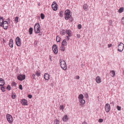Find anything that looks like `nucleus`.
<instances>
[{"mask_svg": "<svg viewBox=\"0 0 124 124\" xmlns=\"http://www.w3.org/2000/svg\"><path fill=\"white\" fill-rule=\"evenodd\" d=\"M60 62V65L62 68L64 70H66L67 69V66L65 62L63 60L61 59Z\"/></svg>", "mask_w": 124, "mask_h": 124, "instance_id": "obj_1", "label": "nucleus"}, {"mask_svg": "<svg viewBox=\"0 0 124 124\" xmlns=\"http://www.w3.org/2000/svg\"><path fill=\"white\" fill-rule=\"evenodd\" d=\"M41 29V27L39 23H36L34 26V31L36 33L40 32Z\"/></svg>", "mask_w": 124, "mask_h": 124, "instance_id": "obj_2", "label": "nucleus"}, {"mask_svg": "<svg viewBox=\"0 0 124 124\" xmlns=\"http://www.w3.org/2000/svg\"><path fill=\"white\" fill-rule=\"evenodd\" d=\"M70 11L68 9L67 10L65 11V18L66 20H68L71 17V15H70Z\"/></svg>", "mask_w": 124, "mask_h": 124, "instance_id": "obj_3", "label": "nucleus"}, {"mask_svg": "<svg viewBox=\"0 0 124 124\" xmlns=\"http://www.w3.org/2000/svg\"><path fill=\"white\" fill-rule=\"evenodd\" d=\"M66 40L68 41L70 39V37L72 36V32L70 30H66Z\"/></svg>", "mask_w": 124, "mask_h": 124, "instance_id": "obj_4", "label": "nucleus"}, {"mask_svg": "<svg viewBox=\"0 0 124 124\" xmlns=\"http://www.w3.org/2000/svg\"><path fill=\"white\" fill-rule=\"evenodd\" d=\"M7 118L8 122L10 123H12L13 121V117L10 115L7 114Z\"/></svg>", "mask_w": 124, "mask_h": 124, "instance_id": "obj_5", "label": "nucleus"}, {"mask_svg": "<svg viewBox=\"0 0 124 124\" xmlns=\"http://www.w3.org/2000/svg\"><path fill=\"white\" fill-rule=\"evenodd\" d=\"M124 45L122 42H120L118 45V51L120 52H122L124 48Z\"/></svg>", "mask_w": 124, "mask_h": 124, "instance_id": "obj_6", "label": "nucleus"}, {"mask_svg": "<svg viewBox=\"0 0 124 124\" xmlns=\"http://www.w3.org/2000/svg\"><path fill=\"white\" fill-rule=\"evenodd\" d=\"M58 6L56 3L55 1H54L52 5L53 9L54 11L57 10L58 8Z\"/></svg>", "mask_w": 124, "mask_h": 124, "instance_id": "obj_7", "label": "nucleus"}, {"mask_svg": "<svg viewBox=\"0 0 124 124\" xmlns=\"http://www.w3.org/2000/svg\"><path fill=\"white\" fill-rule=\"evenodd\" d=\"M2 23H3L2 25H0L1 26H3L4 29L6 30L8 29V24L7 21H5L4 22L2 21Z\"/></svg>", "mask_w": 124, "mask_h": 124, "instance_id": "obj_8", "label": "nucleus"}, {"mask_svg": "<svg viewBox=\"0 0 124 124\" xmlns=\"http://www.w3.org/2000/svg\"><path fill=\"white\" fill-rule=\"evenodd\" d=\"M52 49L53 51L55 54H57L58 52V51L57 49V46L55 44H54L52 46Z\"/></svg>", "mask_w": 124, "mask_h": 124, "instance_id": "obj_9", "label": "nucleus"}, {"mask_svg": "<svg viewBox=\"0 0 124 124\" xmlns=\"http://www.w3.org/2000/svg\"><path fill=\"white\" fill-rule=\"evenodd\" d=\"M18 79L20 81H22L25 79V75H20L17 77Z\"/></svg>", "mask_w": 124, "mask_h": 124, "instance_id": "obj_10", "label": "nucleus"}, {"mask_svg": "<svg viewBox=\"0 0 124 124\" xmlns=\"http://www.w3.org/2000/svg\"><path fill=\"white\" fill-rule=\"evenodd\" d=\"M16 43L18 46H20L21 45V39L18 37H17L16 38Z\"/></svg>", "mask_w": 124, "mask_h": 124, "instance_id": "obj_11", "label": "nucleus"}, {"mask_svg": "<svg viewBox=\"0 0 124 124\" xmlns=\"http://www.w3.org/2000/svg\"><path fill=\"white\" fill-rule=\"evenodd\" d=\"M105 108L106 112H108L109 111L110 109V105L109 104L107 103L105 105Z\"/></svg>", "mask_w": 124, "mask_h": 124, "instance_id": "obj_12", "label": "nucleus"}, {"mask_svg": "<svg viewBox=\"0 0 124 124\" xmlns=\"http://www.w3.org/2000/svg\"><path fill=\"white\" fill-rule=\"evenodd\" d=\"M50 75L48 73H46L44 75V78L45 80L48 81L50 79Z\"/></svg>", "mask_w": 124, "mask_h": 124, "instance_id": "obj_13", "label": "nucleus"}, {"mask_svg": "<svg viewBox=\"0 0 124 124\" xmlns=\"http://www.w3.org/2000/svg\"><path fill=\"white\" fill-rule=\"evenodd\" d=\"M96 80L97 83L99 84L101 82V78L99 76H97L96 78Z\"/></svg>", "mask_w": 124, "mask_h": 124, "instance_id": "obj_14", "label": "nucleus"}, {"mask_svg": "<svg viewBox=\"0 0 124 124\" xmlns=\"http://www.w3.org/2000/svg\"><path fill=\"white\" fill-rule=\"evenodd\" d=\"M21 102L23 105H27V101L25 99H23Z\"/></svg>", "mask_w": 124, "mask_h": 124, "instance_id": "obj_15", "label": "nucleus"}, {"mask_svg": "<svg viewBox=\"0 0 124 124\" xmlns=\"http://www.w3.org/2000/svg\"><path fill=\"white\" fill-rule=\"evenodd\" d=\"M4 84V80L2 78H0V86H2Z\"/></svg>", "mask_w": 124, "mask_h": 124, "instance_id": "obj_16", "label": "nucleus"}, {"mask_svg": "<svg viewBox=\"0 0 124 124\" xmlns=\"http://www.w3.org/2000/svg\"><path fill=\"white\" fill-rule=\"evenodd\" d=\"M68 116L67 115L64 116L62 118L64 122H66L68 120Z\"/></svg>", "mask_w": 124, "mask_h": 124, "instance_id": "obj_17", "label": "nucleus"}, {"mask_svg": "<svg viewBox=\"0 0 124 124\" xmlns=\"http://www.w3.org/2000/svg\"><path fill=\"white\" fill-rule=\"evenodd\" d=\"M83 9L85 11H87L88 9V7L87 4H85L83 5Z\"/></svg>", "mask_w": 124, "mask_h": 124, "instance_id": "obj_18", "label": "nucleus"}, {"mask_svg": "<svg viewBox=\"0 0 124 124\" xmlns=\"http://www.w3.org/2000/svg\"><path fill=\"white\" fill-rule=\"evenodd\" d=\"M9 46L11 48H12L13 47V40L12 39H10L9 41Z\"/></svg>", "mask_w": 124, "mask_h": 124, "instance_id": "obj_19", "label": "nucleus"}, {"mask_svg": "<svg viewBox=\"0 0 124 124\" xmlns=\"http://www.w3.org/2000/svg\"><path fill=\"white\" fill-rule=\"evenodd\" d=\"M67 44V42L65 39H64L63 40L62 43V45L63 46H66Z\"/></svg>", "mask_w": 124, "mask_h": 124, "instance_id": "obj_20", "label": "nucleus"}, {"mask_svg": "<svg viewBox=\"0 0 124 124\" xmlns=\"http://www.w3.org/2000/svg\"><path fill=\"white\" fill-rule=\"evenodd\" d=\"M79 101L81 103V104L83 105L85 104V100L82 99L79 100Z\"/></svg>", "mask_w": 124, "mask_h": 124, "instance_id": "obj_21", "label": "nucleus"}, {"mask_svg": "<svg viewBox=\"0 0 124 124\" xmlns=\"http://www.w3.org/2000/svg\"><path fill=\"white\" fill-rule=\"evenodd\" d=\"M3 18L2 17H0V25H2L3 23H2V21L4 22L3 21L4 19H3Z\"/></svg>", "mask_w": 124, "mask_h": 124, "instance_id": "obj_22", "label": "nucleus"}, {"mask_svg": "<svg viewBox=\"0 0 124 124\" xmlns=\"http://www.w3.org/2000/svg\"><path fill=\"white\" fill-rule=\"evenodd\" d=\"M110 72L111 73V76L112 77H114L115 75V71L114 70H112L110 71Z\"/></svg>", "mask_w": 124, "mask_h": 124, "instance_id": "obj_23", "label": "nucleus"}, {"mask_svg": "<svg viewBox=\"0 0 124 124\" xmlns=\"http://www.w3.org/2000/svg\"><path fill=\"white\" fill-rule=\"evenodd\" d=\"M59 14L60 17H62L64 14L63 11L62 10L60 11L59 13Z\"/></svg>", "mask_w": 124, "mask_h": 124, "instance_id": "obj_24", "label": "nucleus"}, {"mask_svg": "<svg viewBox=\"0 0 124 124\" xmlns=\"http://www.w3.org/2000/svg\"><path fill=\"white\" fill-rule=\"evenodd\" d=\"M84 96L82 94H80L79 95L78 98L79 100L83 99L84 98Z\"/></svg>", "mask_w": 124, "mask_h": 124, "instance_id": "obj_25", "label": "nucleus"}, {"mask_svg": "<svg viewBox=\"0 0 124 124\" xmlns=\"http://www.w3.org/2000/svg\"><path fill=\"white\" fill-rule=\"evenodd\" d=\"M66 33V31L63 30L60 31V33L61 35H65Z\"/></svg>", "mask_w": 124, "mask_h": 124, "instance_id": "obj_26", "label": "nucleus"}, {"mask_svg": "<svg viewBox=\"0 0 124 124\" xmlns=\"http://www.w3.org/2000/svg\"><path fill=\"white\" fill-rule=\"evenodd\" d=\"M124 8L123 7L120 8L118 10L119 13H121L123 11Z\"/></svg>", "mask_w": 124, "mask_h": 124, "instance_id": "obj_27", "label": "nucleus"}, {"mask_svg": "<svg viewBox=\"0 0 124 124\" xmlns=\"http://www.w3.org/2000/svg\"><path fill=\"white\" fill-rule=\"evenodd\" d=\"M61 39V38L59 36H57L56 38V40L57 42H60Z\"/></svg>", "mask_w": 124, "mask_h": 124, "instance_id": "obj_28", "label": "nucleus"}, {"mask_svg": "<svg viewBox=\"0 0 124 124\" xmlns=\"http://www.w3.org/2000/svg\"><path fill=\"white\" fill-rule=\"evenodd\" d=\"M64 46H61L60 47V49L61 50L63 51H65V48L64 47Z\"/></svg>", "mask_w": 124, "mask_h": 124, "instance_id": "obj_29", "label": "nucleus"}, {"mask_svg": "<svg viewBox=\"0 0 124 124\" xmlns=\"http://www.w3.org/2000/svg\"><path fill=\"white\" fill-rule=\"evenodd\" d=\"M59 121L57 119H56L54 121V124H59Z\"/></svg>", "mask_w": 124, "mask_h": 124, "instance_id": "obj_30", "label": "nucleus"}, {"mask_svg": "<svg viewBox=\"0 0 124 124\" xmlns=\"http://www.w3.org/2000/svg\"><path fill=\"white\" fill-rule=\"evenodd\" d=\"M110 26H112L113 23V21L112 20H110L108 22Z\"/></svg>", "mask_w": 124, "mask_h": 124, "instance_id": "obj_31", "label": "nucleus"}, {"mask_svg": "<svg viewBox=\"0 0 124 124\" xmlns=\"http://www.w3.org/2000/svg\"><path fill=\"white\" fill-rule=\"evenodd\" d=\"M41 17L42 19H43L44 18L45 16L43 13H41Z\"/></svg>", "mask_w": 124, "mask_h": 124, "instance_id": "obj_32", "label": "nucleus"}, {"mask_svg": "<svg viewBox=\"0 0 124 124\" xmlns=\"http://www.w3.org/2000/svg\"><path fill=\"white\" fill-rule=\"evenodd\" d=\"M18 16H16L15 17V22H16V23L17 22H18Z\"/></svg>", "mask_w": 124, "mask_h": 124, "instance_id": "obj_33", "label": "nucleus"}, {"mask_svg": "<svg viewBox=\"0 0 124 124\" xmlns=\"http://www.w3.org/2000/svg\"><path fill=\"white\" fill-rule=\"evenodd\" d=\"M12 97L13 99H15V98L16 94H15V95L13 94H12Z\"/></svg>", "mask_w": 124, "mask_h": 124, "instance_id": "obj_34", "label": "nucleus"}, {"mask_svg": "<svg viewBox=\"0 0 124 124\" xmlns=\"http://www.w3.org/2000/svg\"><path fill=\"white\" fill-rule=\"evenodd\" d=\"M117 108L118 110H121V107L118 106H117Z\"/></svg>", "mask_w": 124, "mask_h": 124, "instance_id": "obj_35", "label": "nucleus"}, {"mask_svg": "<svg viewBox=\"0 0 124 124\" xmlns=\"http://www.w3.org/2000/svg\"><path fill=\"white\" fill-rule=\"evenodd\" d=\"M78 28L79 29H80L82 27V25L80 24H79L78 26Z\"/></svg>", "mask_w": 124, "mask_h": 124, "instance_id": "obj_36", "label": "nucleus"}, {"mask_svg": "<svg viewBox=\"0 0 124 124\" xmlns=\"http://www.w3.org/2000/svg\"><path fill=\"white\" fill-rule=\"evenodd\" d=\"M36 75L37 76H39L40 75V73L38 71H37L36 72Z\"/></svg>", "mask_w": 124, "mask_h": 124, "instance_id": "obj_37", "label": "nucleus"}, {"mask_svg": "<svg viewBox=\"0 0 124 124\" xmlns=\"http://www.w3.org/2000/svg\"><path fill=\"white\" fill-rule=\"evenodd\" d=\"M121 20L122 23L124 25V17H123V18H122Z\"/></svg>", "mask_w": 124, "mask_h": 124, "instance_id": "obj_38", "label": "nucleus"}, {"mask_svg": "<svg viewBox=\"0 0 124 124\" xmlns=\"http://www.w3.org/2000/svg\"><path fill=\"white\" fill-rule=\"evenodd\" d=\"M1 90L3 92H4L5 91V88L2 86L1 87Z\"/></svg>", "mask_w": 124, "mask_h": 124, "instance_id": "obj_39", "label": "nucleus"}, {"mask_svg": "<svg viewBox=\"0 0 124 124\" xmlns=\"http://www.w3.org/2000/svg\"><path fill=\"white\" fill-rule=\"evenodd\" d=\"M103 121V120L102 119H99L98 122L100 123H102Z\"/></svg>", "mask_w": 124, "mask_h": 124, "instance_id": "obj_40", "label": "nucleus"}, {"mask_svg": "<svg viewBox=\"0 0 124 124\" xmlns=\"http://www.w3.org/2000/svg\"><path fill=\"white\" fill-rule=\"evenodd\" d=\"M60 109H64V108L63 107V106L62 105H60Z\"/></svg>", "mask_w": 124, "mask_h": 124, "instance_id": "obj_41", "label": "nucleus"}, {"mask_svg": "<svg viewBox=\"0 0 124 124\" xmlns=\"http://www.w3.org/2000/svg\"><path fill=\"white\" fill-rule=\"evenodd\" d=\"M7 88L9 90H10V87L9 85H8L7 86Z\"/></svg>", "mask_w": 124, "mask_h": 124, "instance_id": "obj_42", "label": "nucleus"}, {"mask_svg": "<svg viewBox=\"0 0 124 124\" xmlns=\"http://www.w3.org/2000/svg\"><path fill=\"white\" fill-rule=\"evenodd\" d=\"M19 88L21 90H22L23 89L22 88V85H19Z\"/></svg>", "mask_w": 124, "mask_h": 124, "instance_id": "obj_43", "label": "nucleus"}, {"mask_svg": "<svg viewBox=\"0 0 124 124\" xmlns=\"http://www.w3.org/2000/svg\"><path fill=\"white\" fill-rule=\"evenodd\" d=\"M16 85V84L15 82H13L12 84V85L13 86H15Z\"/></svg>", "mask_w": 124, "mask_h": 124, "instance_id": "obj_44", "label": "nucleus"}, {"mask_svg": "<svg viewBox=\"0 0 124 124\" xmlns=\"http://www.w3.org/2000/svg\"><path fill=\"white\" fill-rule=\"evenodd\" d=\"M29 32L30 34H31V27L29 29Z\"/></svg>", "mask_w": 124, "mask_h": 124, "instance_id": "obj_45", "label": "nucleus"}, {"mask_svg": "<svg viewBox=\"0 0 124 124\" xmlns=\"http://www.w3.org/2000/svg\"><path fill=\"white\" fill-rule=\"evenodd\" d=\"M82 124H87V123L86 121H84L83 122Z\"/></svg>", "mask_w": 124, "mask_h": 124, "instance_id": "obj_46", "label": "nucleus"}, {"mask_svg": "<svg viewBox=\"0 0 124 124\" xmlns=\"http://www.w3.org/2000/svg\"><path fill=\"white\" fill-rule=\"evenodd\" d=\"M112 46V44H108V47H111Z\"/></svg>", "mask_w": 124, "mask_h": 124, "instance_id": "obj_47", "label": "nucleus"}, {"mask_svg": "<svg viewBox=\"0 0 124 124\" xmlns=\"http://www.w3.org/2000/svg\"><path fill=\"white\" fill-rule=\"evenodd\" d=\"M76 78L78 79H79V77L78 76H76Z\"/></svg>", "mask_w": 124, "mask_h": 124, "instance_id": "obj_48", "label": "nucleus"}, {"mask_svg": "<svg viewBox=\"0 0 124 124\" xmlns=\"http://www.w3.org/2000/svg\"><path fill=\"white\" fill-rule=\"evenodd\" d=\"M77 37L78 38H79L80 37V35L79 34H77Z\"/></svg>", "mask_w": 124, "mask_h": 124, "instance_id": "obj_49", "label": "nucleus"}, {"mask_svg": "<svg viewBox=\"0 0 124 124\" xmlns=\"http://www.w3.org/2000/svg\"><path fill=\"white\" fill-rule=\"evenodd\" d=\"M28 97L29 98H31V94H29L28 96Z\"/></svg>", "mask_w": 124, "mask_h": 124, "instance_id": "obj_50", "label": "nucleus"}, {"mask_svg": "<svg viewBox=\"0 0 124 124\" xmlns=\"http://www.w3.org/2000/svg\"><path fill=\"white\" fill-rule=\"evenodd\" d=\"M35 74H33L32 75V77H33V79H35Z\"/></svg>", "mask_w": 124, "mask_h": 124, "instance_id": "obj_51", "label": "nucleus"}, {"mask_svg": "<svg viewBox=\"0 0 124 124\" xmlns=\"http://www.w3.org/2000/svg\"><path fill=\"white\" fill-rule=\"evenodd\" d=\"M88 97V94H86V98H87Z\"/></svg>", "mask_w": 124, "mask_h": 124, "instance_id": "obj_52", "label": "nucleus"}, {"mask_svg": "<svg viewBox=\"0 0 124 124\" xmlns=\"http://www.w3.org/2000/svg\"><path fill=\"white\" fill-rule=\"evenodd\" d=\"M37 42L36 41H35L34 42V44H35V43L36 44H37Z\"/></svg>", "mask_w": 124, "mask_h": 124, "instance_id": "obj_53", "label": "nucleus"}, {"mask_svg": "<svg viewBox=\"0 0 124 124\" xmlns=\"http://www.w3.org/2000/svg\"><path fill=\"white\" fill-rule=\"evenodd\" d=\"M31 34H32V31L33 30V29L32 28H31Z\"/></svg>", "mask_w": 124, "mask_h": 124, "instance_id": "obj_54", "label": "nucleus"}, {"mask_svg": "<svg viewBox=\"0 0 124 124\" xmlns=\"http://www.w3.org/2000/svg\"><path fill=\"white\" fill-rule=\"evenodd\" d=\"M8 20H9V21H10V19L9 18H8Z\"/></svg>", "mask_w": 124, "mask_h": 124, "instance_id": "obj_55", "label": "nucleus"}, {"mask_svg": "<svg viewBox=\"0 0 124 124\" xmlns=\"http://www.w3.org/2000/svg\"><path fill=\"white\" fill-rule=\"evenodd\" d=\"M73 21V19H72V20H71V21Z\"/></svg>", "mask_w": 124, "mask_h": 124, "instance_id": "obj_56", "label": "nucleus"}]
</instances>
